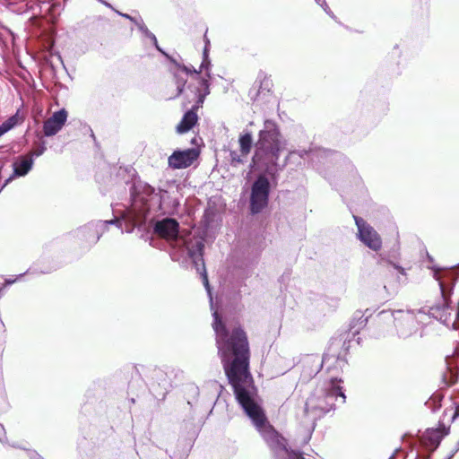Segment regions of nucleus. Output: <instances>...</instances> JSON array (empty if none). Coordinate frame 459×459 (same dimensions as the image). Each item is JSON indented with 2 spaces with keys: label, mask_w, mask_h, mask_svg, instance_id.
I'll list each match as a JSON object with an SVG mask.
<instances>
[{
  "label": "nucleus",
  "mask_w": 459,
  "mask_h": 459,
  "mask_svg": "<svg viewBox=\"0 0 459 459\" xmlns=\"http://www.w3.org/2000/svg\"><path fill=\"white\" fill-rule=\"evenodd\" d=\"M46 151V147L45 145H41L39 146L38 149H36L35 151H33L30 156H36V157H39L40 155H42Z\"/></svg>",
  "instance_id": "obj_24"
},
{
  "label": "nucleus",
  "mask_w": 459,
  "mask_h": 459,
  "mask_svg": "<svg viewBox=\"0 0 459 459\" xmlns=\"http://www.w3.org/2000/svg\"><path fill=\"white\" fill-rule=\"evenodd\" d=\"M135 24L137 25L138 29L144 34V36L148 37L152 41L154 46L157 48H159L158 41L155 35L147 29L143 20L139 18L137 21H135Z\"/></svg>",
  "instance_id": "obj_18"
},
{
  "label": "nucleus",
  "mask_w": 459,
  "mask_h": 459,
  "mask_svg": "<svg viewBox=\"0 0 459 459\" xmlns=\"http://www.w3.org/2000/svg\"><path fill=\"white\" fill-rule=\"evenodd\" d=\"M316 4L322 6L325 10V12L329 14L331 17H333V14L330 11L325 0H316Z\"/></svg>",
  "instance_id": "obj_22"
},
{
  "label": "nucleus",
  "mask_w": 459,
  "mask_h": 459,
  "mask_svg": "<svg viewBox=\"0 0 459 459\" xmlns=\"http://www.w3.org/2000/svg\"><path fill=\"white\" fill-rule=\"evenodd\" d=\"M431 310L447 327L456 329L459 326V307H452L446 302L442 307H432Z\"/></svg>",
  "instance_id": "obj_8"
},
{
  "label": "nucleus",
  "mask_w": 459,
  "mask_h": 459,
  "mask_svg": "<svg viewBox=\"0 0 459 459\" xmlns=\"http://www.w3.org/2000/svg\"><path fill=\"white\" fill-rule=\"evenodd\" d=\"M382 260H383V258L380 257L379 260L377 261V264H380Z\"/></svg>",
  "instance_id": "obj_33"
},
{
  "label": "nucleus",
  "mask_w": 459,
  "mask_h": 459,
  "mask_svg": "<svg viewBox=\"0 0 459 459\" xmlns=\"http://www.w3.org/2000/svg\"><path fill=\"white\" fill-rule=\"evenodd\" d=\"M101 2H102V4H105V5L110 6L108 3H105V1H101Z\"/></svg>",
  "instance_id": "obj_31"
},
{
  "label": "nucleus",
  "mask_w": 459,
  "mask_h": 459,
  "mask_svg": "<svg viewBox=\"0 0 459 459\" xmlns=\"http://www.w3.org/2000/svg\"><path fill=\"white\" fill-rule=\"evenodd\" d=\"M16 121H17L16 117H12L8 120L4 122L0 126V136H2L4 134H5L9 130H11L14 126V125L16 124Z\"/></svg>",
  "instance_id": "obj_19"
},
{
  "label": "nucleus",
  "mask_w": 459,
  "mask_h": 459,
  "mask_svg": "<svg viewBox=\"0 0 459 459\" xmlns=\"http://www.w3.org/2000/svg\"><path fill=\"white\" fill-rule=\"evenodd\" d=\"M322 362H323V363H326V362H327V359H326V358H324Z\"/></svg>",
  "instance_id": "obj_30"
},
{
  "label": "nucleus",
  "mask_w": 459,
  "mask_h": 459,
  "mask_svg": "<svg viewBox=\"0 0 459 459\" xmlns=\"http://www.w3.org/2000/svg\"><path fill=\"white\" fill-rule=\"evenodd\" d=\"M255 153L253 159L255 164L265 166L266 170H272L277 165L280 153L286 148V141L281 136L276 124L266 120L264 129L259 133V140L255 145Z\"/></svg>",
  "instance_id": "obj_4"
},
{
  "label": "nucleus",
  "mask_w": 459,
  "mask_h": 459,
  "mask_svg": "<svg viewBox=\"0 0 459 459\" xmlns=\"http://www.w3.org/2000/svg\"><path fill=\"white\" fill-rule=\"evenodd\" d=\"M67 119V112L65 109L55 112L48 119H47L43 126L44 134L46 136H52L57 134Z\"/></svg>",
  "instance_id": "obj_12"
},
{
  "label": "nucleus",
  "mask_w": 459,
  "mask_h": 459,
  "mask_svg": "<svg viewBox=\"0 0 459 459\" xmlns=\"http://www.w3.org/2000/svg\"><path fill=\"white\" fill-rule=\"evenodd\" d=\"M253 138L250 133H246L239 138L240 152L242 155L247 156L252 147Z\"/></svg>",
  "instance_id": "obj_17"
},
{
  "label": "nucleus",
  "mask_w": 459,
  "mask_h": 459,
  "mask_svg": "<svg viewBox=\"0 0 459 459\" xmlns=\"http://www.w3.org/2000/svg\"><path fill=\"white\" fill-rule=\"evenodd\" d=\"M393 265L398 271L399 273H401L403 275H405V269L404 268H403V267H401V266H399V265H397L395 264H394Z\"/></svg>",
  "instance_id": "obj_26"
},
{
  "label": "nucleus",
  "mask_w": 459,
  "mask_h": 459,
  "mask_svg": "<svg viewBox=\"0 0 459 459\" xmlns=\"http://www.w3.org/2000/svg\"><path fill=\"white\" fill-rule=\"evenodd\" d=\"M14 281H15L14 280H7V281H6V284H8V285H9V284H12V283H13Z\"/></svg>",
  "instance_id": "obj_29"
},
{
  "label": "nucleus",
  "mask_w": 459,
  "mask_h": 459,
  "mask_svg": "<svg viewBox=\"0 0 459 459\" xmlns=\"http://www.w3.org/2000/svg\"><path fill=\"white\" fill-rule=\"evenodd\" d=\"M198 117L196 112L192 109L187 111L177 126L178 134L188 132L197 122Z\"/></svg>",
  "instance_id": "obj_14"
},
{
  "label": "nucleus",
  "mask_w": 459,
  "mask_h": 459,
  "mask_svg": "<svg viewBox=\"0 0 459 459\" xmlns=\"http://www.w3.org/2000/svg\"><path fill=\"white\" fill-rule=\"evenodd\" d=\"M120 15H122L123 17L126 18V19H129L130 21L134 22L135 23V21H137L138 19L136 18H134L132 16H130L129 14H126V13H118Z\"/></svg>",
  "instance_id": "obj_28"
},
{
  "label": "nucleus",
  "mask_w": 459,
  "mask_h": 459,
  "mask_svg": "<svg viewBox=\"0 0 459 459\" xmlns=\"http://www.w3.org/2000/svg\"><path fill=\"white\" fill-rule=\"evenodd\" d=\"M452 456H453V455H450V456L448 457V459H451V457H452Z\"/></svg>",
  "instance_id": "obj_36"
},
{
  "label": "nucleus",
  "mask_w": 459,
  "mask_h": 459,
  "mask_svg": "<svg viewBox=\"0 0 459 459\" xmlns=\"http://www.w3.org/2000/svg\"><path fill=\"white\" fill-rule=\"evenodd\" d=\"M114 223H117V226L119 228L122 227L121 223L119 222L118 220H108V221H100L99 224L100 227H106L109 224H114Z\"/></svg>",
  "instance_id": "obj_23"
},
{
  "label": "nucleus",
  "mask_w": 459,
  "mask_h": 459,
  "mask_svg": "<svg viewBox=\"0 0 459 459\" xmlns=\"http://www.w3.org/2000/svg\"><path fill=\"white\" fill-rule=\"evenodd\" d=\"M185 244H186V247L188 251L189 255L194 259V262L197 267L196 268L197 271H201V270L203 271V272H201L202 277H203V282H204V285L209 296H211V290H210V285H209V281H208V277L204 271V261L202 259V250L204 247V244L200 240H196L195 247H191L189 246V244L186 242H185ZM210 299H211V305L212 306V297H210Z\"/></svg>",
  "instance_id": "obj_10"
},
{
  "label": "nucleus",
  "mask_w": 459,
  "mask_h": 459,
  "mask_svg": "<svg viewBox=\"0 0 459 459\" xmlns=\"http://www.w3.org/2000/svg\"><path fill=\"white\" fill-rule=\"evenodd\" d=\"M212 316L219 354L238 402L273 449L281 450L288 459H303L299 455L288 453L283 438L268 423L256 402V391L248 369L249 347L246 333L239 327L232 328L230 333L219 318L218 312L213 311Z\"/></svg>",
  "instance_id": "obj_1"
},
{
  "label": "nucleus",
  "mask_w": 459,
  "mask_h": 459,
  "mask_svg": "<svg viewBox=\"0 0 459 459\" xmlns=\"http://www.w3.org/2000/svg\"><path fill=\"white\" fill-rule=\"evenodd\" d=\"M429 438L431 441V444L437 446L440 442V435L437 430H431L428 433Z\"/></svg>",
  "instance_id": "obj_21"
},
{
  "label": "nucleus",
  "mask_w": 459,
  "mask_h": 459,
  "mask_svg": "<svg viewBox=\"0 0 459 459\" xmlns=\"http://www.w3.org/2000/svg\"><path fill=\"white\" fill-rule=\"evenodd\" d=\"M33 159L31 156L21 157L13 163V171L15 176H25L32 168Z\"/></svg>",
  "instance_id": "obj_16"
},
{
  "label": "nucleus",
  "mask_w": 459,
  "mask_h": 459,
  "mask_svg": "<svg viewBox=\"0 0 459 459\" xmlns=\"http://www.w3.org/2000/svg\"><path fill=\"white\" fill-rule=\"evenodd\" d=\"M270 182L265 176H260L252 186L250 208L253 213L261 212L268 203Z\"/></svg>",
  "instance_id": "obj_6"
},
{
  "label": "nucleus",
  "mask_w": 459,
  "mask_h": 459,
  "mask_svg": "<svg viewBox=\"0 0 459 459\" xmlns=\"http://www.w3.org/2000/svg\"><path fill=\"white\" fill-rule=\"evenodd\" d=\"M307 152L305 151H301V152H296V151H293V152H290L289 155H288V158L290 159L293 155L295 154H298L299 155L300 157H303L304 154H306Z\"/></svg>",
  "instance_id": "obj_25"
},
{
  "label": "nucleus",
  "mask_w": 459,
  "mask_h": 459,
  "mask_svg": "<svg viewBox=\"0 0 459 459\" xmlns=\"http://www.w3.org/2000/svg\"><path fill=\"white\" fill-rule=\"evenodd\" d=\"M433 276L438 281V285L444 298V300H446V288L448 285V281H452L454 279V273L452 272H445L441 273L440 270L433 267Z\"/></svg>",
  "instance_id": "obj_15"
},
{
  "label": "nucleus",
  "mask_w": 459,
  "mask_h": 459,
  "mask_svg": "<svg viewBox=\"0 0 459 459\" xmlns=\"http://www.w3.org/2000/svg\"><path fill=\"white\" fill-rule=\"evenodd\" d=\"M425 315L409 310H383L377 314L379 322H393L401 337L406 338L415 333L419 329L420 318Z\"/></svg>",
  "instance_id": "obj_5"
},
{
  "label": "nucleus",
  "mask_w": 459,
  "mask_h": 459,
  "mask_svg": "<svg viewBox=\"0 0 459 459\" xmlns=\"http://www.w3.org/2000/svg\"><path fill=\"white\" fill-rule=\"evenodd\" d=\"M208 45H209V40L206 39V46L204 48V60H203V63L200 66V70L199 71H196V70H193V73L195 74H198V73H201L203 70H205L207 73H206V75L208 78H210V73L208 72L209 69H210V66H211V61L209 60L208 58ZM182 72V73H186V74H189V73H192V70L188 67H179L178 68V71L176 74L177 78H178V81H177V94L176 96H178L182 91H183V88L185 86V83H186V80L184 78H180V74L179 73Z\"/></svg>",
  "instance_id": "obj_13"
},
{
  "label": "nucleus",
  "mask_w": 459,
  "mask_h": 459,
  "mask_svg": "<svg viewBox=\"0 0 459 459\" xmlns=\"http://www.w3.org/2000/svg\"><path fill=\"white\" fill-rule=\"evenodd\" d=\"M459 415V410L457 409L455 411V416Z\"/></svg>",
  "instance_id": "obj_34"
},
{
  "label": "nucleus",
  "mask_w": 459,
  "mask_h": 459,
  "mask_svg": "<svg viewBox=\"0 0 459 459\" xmlns=\"http://www.w3.org/2000/svg\"><path fill=\"white\" fill-rule=\"evenodd\" d=\"M178 223L175 219H163L158 221L154 226V232L168 240H176L178 236Z\"/></svg>",
  "instance_id": "obj_11"
},
{
  "label": "nucleus",
  "mask_w": 459,
  "mask_h": 459,
  "mask_svg": "<svg viewBox=\"0 0 459 459\" xmlns=\"http://www.w3.org/2000/svg\"><path fill=\"white\" fill-rule=\"evenodd\" d=\"M341 384L342 379L337 377L322 381L307 398L306 411L316 419L333 410L338 399L344 403L346 396Z\"/></svg>",
  "instance_id": "obj_3"
},
{
  "label": "nucleus",
  "mask_w": 459,
  "mask_h": 459,
  "mask_svg": "<svg viewBox=\"0 0 459 459\" xmlns=\"http://www.w3.org/2000/svg\"><path fill=\"white\" fill-rule=\"evenodd\" d=\"M358 228L359 239L368 248L378 251L382 247V239L379 234L363 219L354 216Z\"/></svg>",
  "instance_id": "obj_7"
},
{
  "label": "nucleus",
  "mask_w": 459,
  "mask_h": 459,
  "mask_svg": "<svg viewBox=\"0 0 459 459\" xmlns=\"http://www.w3.org/2000/svg\"><path fill=\"white\" fill-rule=\"evenodd\" d=\"M202 87L204 88V94H200L198 100L199 103H203L204 97L210 93L208 79L202 80Z\"/></svg>",
  "instance_id": "obj_20"
},
{
  "label": "nucleus",
  "mask_w": 459,
  "mask_h": 459,
  "mask_svg": "<svg viewBox=\"0 0 459 459\" xmlns=\"http://www.w3.org/2000/svg\"><path fill=\"white\" fill-rule=\"evenodd\" d=\"M101 2H102V4H105V5L110 6L108 3H105V1H101Z\"/></svg>",
  "instance_id": "obj_32"
},
{
  "label": "nucleus",
  "mask_w": 459,
  "mask_h": 459,
  "mask_svg": "<svg viewBox=\"0 0 459 459\" xmlns=\"http://www.w3.org/2000/svg\"><path fill=\"white\" fill-rule=\"evenodd\" d=\"M199 152L195 149L176 151L169 157V166L172 169H184L191 166Z\"/></svg>",
  "instance_id": "obj_9"
},
{
  "label": "nucleus",
  "mask_w": 459,
  "mask_h": 459,
  "mask_svg": "<svg viewBox=\"0 0 459 459\" xmlns=\"http://www.w3.org/2000/svg\"><path fill=\"white\" fill-rule=\"evenodd\" d=\"M0 441L4 442V429L3 425L0 424Z\"/></svg>",
  "instance_id": "obj_27"
},
{
  "label": "nucleus",
  "mask_w": 459,
  "mask_h": 459,
  "mask_svg": "<svg viewBox=\"0 0 459 459\" xmlns=\"http://www.w3.org/2000/svg\"><path fill=\"white\" fill-rule=\"evenodd\" d=\"M178 205V202L170 195L169 191L160 189L155 191L147 184L138 183L134 186L131 205L123 214L124 220L131 223L126 231L131 232L134 227L141 226L146 221L152 220L158 212H173Z\"/></svg>",
  "instance_id": "obj_2"
},
{
  "label": "nucleus",
  "mask_w": 459,
  "mask_h": 459,
  "mask_svg": "<svg viewBox=\"0 0 459 459\" xmlns=\"http://www.w3.org/2000/svg\"><path fill=\"white\" fill-rule=\"evenodd\" d=\"M157 49L160 50L161 52V54H164V51H162L160 48Z\"/></svg>",
  "instance_id": "obj_35"
}]
</instances>
